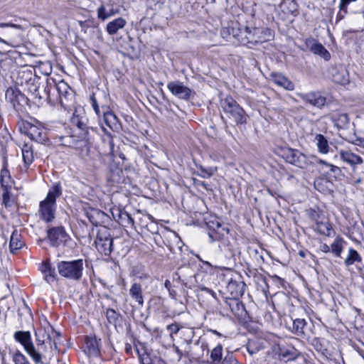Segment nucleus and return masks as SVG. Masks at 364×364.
Here are the masks:
<instances>
[{
    "mask_svg": "<svg viewBox=\"0 0 364 364\" xmlns=\"http://www.w3.org/2000/svg\"><path fill=\"white\" fill-rule=\"evenodd\" d=\"M315 141H316L318 150L320 153L327 154L328 152V143L323 135L321 134H316L315 136Z\"/></svg>",
    "mask_w": 364,
    "mask_h": 364,
    "instance_id": "nucleus-40",
    "label": "nucleus"
},
{
    "mask_svg": "<svg viewBox=\"0 0 364 364\" xmlns=\"http://www.w3.org/2000/svg\"><path fill=\"white\" fill-rule=\"evenodd\" d=\"M348 14V8H346V10H343L341 9V3L339 4V11L337 14L336 21H341L344 18L345 16Z\"/></svg>",
    "mask_w": 364,
    "mask_h": 364,
    "instance_id": "nucleus-58",
    "label": "nucleus"
},
{
    "mask_svg": "<svg viewBox=\"0 0 364 364\" xmlns=\"http://www.w3.org/2000/svg\"><path fill=\"white\" fill-rule=\"evenodd\" d=\"M6 164V161H4V168L1 171V177H0V182L1 184V187L3 188H8L9 186V182L11 179V176L9 174V171L7 168H5Z\"/></svg>",
    "mask_w": 364,
    "mask_h": 364,
    "instance_id": "nucleus-43",
    "label": "nucleus"
},
{
    "mask_svg": "<svg viewBox=\"0 0 364 364\" xmlns=\"http://www.w3.org/2000/svg\"><path fill=\"white\" fill-rule=\"evenodd\" d=\"M84 212L89 221L95 226L106 227L112 221L109 215L101 210L88 208L84 209Z\"/></svg>",
    "mask_w": 364,
    "mask_h": 364,
    "instance_id": "nucleus-13",
    "label": "nucleus"
},
{
    "mask_svg": "<svg viewBox=\"0 0 364 364\" xmlns=\"http://www.w3.org/2000/svg\"><path fill=\"white\" fill-rule=\"evenodd\" d=\"M146 227H147L148 230L150 231L151 233H153V234L158 233L159 227L156 223L151 222L149 224H148L146 225Z\"/></svg>",
    "mask_w": 364,
    "mask_h": 364,
    "instance_id": "nucleus-57",
    "label": "nucleus"
},
{
    "mask_svg": "<svg viewBox=\"0 0 364 364\" xmlns=\"http://www.w3.org/2000/svg\"><path fill=\"white\" fill-rule=\"evenodd\" d=\"M361 262L362 257L357 250L353 247L349 248L348 256L344 260L345 265L349 267L355 263H360Z\"/></svg>",
    "mask_w": 364,
    "mask_h": 364,
    "instance_id": "nucleus-37",
    "label": "nucleus"
},
{
    "mask_svg": "<svg viewBox=\"0 0 364 364\" xmlns=\"http://www.w3.org/2000/svg\"><path fill=\"white\" fill-rule=\"evenodd\" d=\"M57 269L62 277L68 280L79 282L83 275L84 262L82 259L59 261L57 263Z\"/></svg>",
    "mask_w": 364,
    "mask_h": 364,
    "instance_id": "nucleus-4",
    "label": "nucleus"
},
{
    "mask_svg": "<svg viewBox=\"0 0 364 364\" xmlns=\"http://www.w3.org/2000/svg\"><path fill=\"white\" fill-rule=\"evenodd\" d=\"M306 45L308 48L315 55H319L323 60L328 61L331 58L330 53L325 48V47L318 43L314 38H308L306 40Z\"/></svg>",
    "mask_w": 364,
    "mask_h": 364,
    "instance_id": "nucleus-20",
    "label": "nucleus"
},
{
    "mask_svg": "<svg viewBox=\"0 0 364 364\" xmlns=\"http://www.w3.org/2000/svg\"><path fill=\"white\" fill-rule=\"evenodd\" d=\"M21 151L24 166L28 168L34 161L33 147L28 144H24Z\"/></svg>",
    "mask_w": 364,
    "mask_h": 364,
    "instance_id": "nucleus-35",
    "label": "nucleus"
},
{
    "mask_svg": "<svg viewBox=\"0 0 364 364\" xmlns=\"http://www.w3.org/2000/svg\"><path fill=\"white\" fill-rule=\"evenodd\" d=\"M278 354L281 360L287 362L295 360L299 355V352L292 346H283L279 348Z\"/></svg>",
    "mask_w": 364,
    "mask_h": 364,
    "instance_id": "nucleus-25",
    "label": "nucleus"
},
{
    "mask_svg": "<svg viewBox=\"0 0 364 364\" xmlns=\"http://www.w3.org/2000/svg\"><path fill=\"white\" fill-rule=\"evenodd\" d=\"M110 212L114 220L117 221L119 225L124 227H127L129 225H134V219L132 218L131 215L129 214L127 212L119 208H112L110 210Z\"/></svg>",
    "mask_w": 364,
    "mask_h": 364,
    "instance_id": "nucleus-21",
    "label": "nucleus"
},
{
    "mask_svg": "<svg viewBox=\"0 0 364 364\" xmlns=\"http://www.w3.org/2000/svg\"><path fill=\"white\" fill-rule=\"evenodd\" d=\"M220 104L223 112L230 114L237 125L247 122V115L245 110L232 97L228 96L221 99Z\"/></svg>",
    "mask_w": 364,
    "mask_h": 364,
    "instance_id": "nucleus-7",
    "label": "nucleus"
},
{
    "mask_svg": "<svg viewBox=\"0 0 364 364\" xmlns=\"http://www.w3.org/2000/svg\"><path fill=\"white\" fill-rule=\"evenodd\" d=\"M167 87L173 95L183 100H190L195 95L194 91L179 80L169 82Z\"/></svg>",
    "mask_w": 364,
    "mask_h": 364,
    "instance_id": "nucleus-14",
    "label": "nucleus"
},
{
    "mask_svg": "<svg viewBox=\"0 0 364 364\" xmlns=\"http://www.w3.org/2000/svg\"><path fill=\"white\" fill-rule=\"evenodd\" d=\"M23 77L26 78V83L28 86V90L32 92L36 97H38L40 100L46 99V100H50L51 95H53L55 92V80L53 77H47L46 80V85L43 86V95H42L38 87L35 85L36 78L33 77L31 71H26L22 73Z\"/></svg>",
    "mask_w": 364,
    "mask_h": 364,
    "instance_id": "nucleus-5",
    "label": "nucleus"
},
{
    "mask_svg": "<svg viewBox=\"0 0 364 364\" xmlns=\"http://www.w3.org/2000/svg\"><path fill=\"white\" fill-rule=\"evenodd\" d=\"M106 316L109 323L115 322L118 318V314L115 310L112 309H108L106 311Z\"/></svg>",
    "mask_w": 364,
    "mask_h": 364,
    "instance_id": "nucleus-51",
    "label": "nucleus"
},
{
    "mask_svg": "<svg viewBox=\"0 0 364 364\" xmlns=\"http://www.w3.org/2000/svg\"><path fill=\"white\" fill-rule=\"evenodd\" d=\"M200 290L203 291H205L208 294H210L213 297H216V294L210 289L205 287H200Z\"/></svg>",
    "mask_w": 364,
    "mask_h": 364,
    "instance_id": "nucleus-63",
    "label": "nucleus"
},
{
    "mask_svg": "<svg viewBox=\"0 0 364 364\" xmlns=\"http://www.w3.org/2000/svg\"><path fill=\"white\" fill-rule=\"evenodd\" d=\"M173 348L176 352V353L177 354V355L178 356V360H181L182 358V357H186L188 358L189 356L188 355V351H185V352H183L181 350L179 349V348L175 345L173 346Z\"/></svg>",
    "mask_w": 364,
    "mask_h": 364,
    "instance_id": "nucleus-55",
    "label": "nucleus"
},
{
    "mask_svg": "<svg viewBox=\"0 0 364 364\" xmlns=\"http://www.w3.org/2000/svg\"><path fill=\"white\" fill-rule=\"evenodd\" d=\"M225 303L239 321H247L248 318V314L241 301H240L237 298H227Z\"/></svg>",
    "mask_w": 364,
    "mask_h": 364,
    "instance_id": "nucleus-15",
    "label": "nucleus"
},
{
    "mask_svg": "<svg viewBox=\"0 0 364 364\" xmlns=\"http://www.w3.org/2000/svg\"><path fill=\"white\" fill-rule=\"evenodd\" d=\"M95 336H86L85 339L84 352L90 357H97L100 353V342Z\"/></svg>",
    "mask_w": 364,
    "mask_h": 364,
    "instance_id": "nucleus-22",
    "label": "nucleus"
},
{
    "mask_svg": "<svg viewBox=\"0 0 364 364\" xmlns=\"http://www.w3.org/2000/svg\"><path fill=\"white\" fill-rule=\"evenodd\" d=\"M97 18L102 21H105L107 18L114 16L117 13V11L113 9H107L103 4L97 9Z\"/></svg>",
    "mask_w": 364,
    "mask_h": 364,
    "instance_id": "nucleus-39",
    "label": "nucleus"
},
{
    "mask_svg": "<svg viewBox=\"0 0 364 364\" xmlns=\"http://www.w3.org/2000/svg\"><path fill=\"white\" fill-rule=\"evenodd\" d=\"M331 118L334 125L338 129H346L349 124V117L346 113H334Z\"/></svg>",
    "mask_w": 364,
    "mask_h": 364,
    "instance_id": "nucleus-32",
    "label": "nucleus"
},
{
    "mask_svg": "<svg viewBox=\"0 0 364 364\" xmlns=\"http://www.w3.org/2000/svg\"><path fill=\"white\" fill-rule=\"evenodd\" d=\"M14 338L16 342L23 346L24 350L36 364L42 362V353L35 347L30 331H17L14 334Z\"/></svg>",
    "mask_w": 364,
    "mask_h": 364,
    "instance_id": "nucleus-6",
    "label": "nucleus"
},
{
    "mask_svg": "<svg viewBox=\"0 0 364 364\" xmlns=\"http://www.w3.org/2000/svg\"><path fill=\"white\" fill-rule=\"evenodd\" d=\"M289 10L291 13H294L297 10V4L295 1L289 3Z\"/></svg>",
    "mask_w": 364,
    "mask_h": 364,
    "instance_id": "nucleus-64",
    "label": "nucleus"
},
{
    "mask_svg": "<svg viewBox=\"0 0 364 364\" xmlns=\"http://www.w3.org/2000/svg\"><path fill=\"white\" fill-rule=\"evenodd\" d=\"M319 249H320L321 251H322V252H323L325 253L331 252V246H328L326 243L321 244V245L319 247Z\"/></svg>",
    "mask_w": 364,
    "mask_h": 364,
    "instance_id": "nucleus-62",
    "label": "nucleus"
},
{
    "mask_svg": "<svg viewBox=\"0 0 364 364\" xmlns=\"http://www.w3.org/2000/svg\"><path fill=\"white\" fill-rule=\"evenodd\" d=\"M136 350L139 354L140 361L142 364H152L153 363V360L151 359V358L149 357V355L148 354L145 353L143 355H140L139 353V350L137 349Z\"/></svg>",
    "mask_w": 364,
    "mask_h": 364,
    "instance_id": "nucleus-54",
    "label": "nucleus"
},
{
    "mask_svg": "<svg viewBox=\"0 0 364 364\" xmlns=\"http://www.w3.org/2000/svg\"><path fill=\"white\" fill-rule=\"evenodd\" d=\"M318 230L323 235L329 236L332 231L331 225L328 223H318L317 224Z\"/></svg>",
    "mask_w": 364,
    "mask_h": 364,
    "instance_id": "nucleus-48",
    "label": "nucleus"
},
{
    "mask_svg": "<svg viewBox=\"0 0 364 364\" xmlns=\"http://www.w3.org/2000/svg\"><path fill=\"white\" fill-rule=\"evenodd\" d=\"M328 182L325 179H318L314 182V187L316 190L321 193H326L328 188L327 185Z\"/></svg>",
    "mask_w": 364,
    "mask_h": 364,
    "instance_id": "nucleus-49",
    "label": "nucleus"
},
{
    "mask_svg": "<svg viewBox=\"0 0 364 364\" xmlns=\"http://www.w3.org/2000/svg\"><path fill=\"white\" fill-rule=\"evenodd\" d=\"M46 234L49 245L53 247H66L72 241L70 235L63 225L48 227Z\"/></svg>",
    "mask_w": 364,
    "mask_h": 364,
    "instance_id": "nucleus-8",
    "label": "nucleus"
},
{
    "mask_svg": "<svg viewBox=\"0 0 364 364\" xmlns=\"http://www.w3.org/2000/svg\"><path fill=\"white\" fill-rule=\"evenodd\" d=\"M260 33L261 34L264 33L265 36L268 34V36H271V30L269 28H264V29H260V28H254L253 36L259 35Z\"/></svg>",
    "mask_w": 364,
    "mask_h": 364,
    "instance_id": "nucleus-56",
    "label": "nucleus"
},
{
    "mask_svg": "<svg viewBox=\"0 0 364 364\" xmlns=\"http://www.w3.org/2000/svg\"><path fill=\"white\" fill-rule=\"evenodd\" d=\"M90 101L92 109L100 119L102 118L105 124L111 129L114 130L119 127V119L117 117L110 109L109 105L102 103L101 97H95L93 93L90 97Z\"/></svg>",
    "mask_w": 364,
    "mask_h": 364,
    "instance_id": "nucleus-3",
    "label": "nucleus"
},
{
    "mask_svg": "<svg viewBox=\"0 0 364 364\" xmlns=\"http://www.w3.org/2000/svg\"><path fill=\"white\" fill-rule=\"evenodd\" d=\"M24 129H26V135L32 141H36L39 144H45L48 141L46 132L43 128L27 123L24 126Z\"/></svg>",
    "mask_w": 364,
    "mask_h": 364,
    "instance_id": "nucleus-18",
    "label": "nucleus"
},
{
    "mask_svg": "<svg viewBox=\"0 0 364 364\" xmlns=\"http://www.w3.org/2000/svg\"><path fill=\"white\" fill-rule=\"evenodd\" d=\"M341 159L350 166L361 164L363 162L362 158L350 151L341 150L339 151Z\"/></svg>",
    "mask_w": 364,
    "mask_h": 364,
    "instance_id": "nucleus-27",
    "label": "nucleus"
},
{
    "mask_svg": "<svg viewBox=\"0 0 364 364\" xmlns=\"http://www.w3.org/2000/svg\"><path fill=\"white\" fill-rule=\"evenodd\" d=\"M95 244L100 253L109 256L113 250V238L109 229L107 227L98 229Z\"/></svg>",
    "mask_w": 364,
    "mask_h": 364,
    "instance_id": "nucleus-9",
    "label": "nucleus"
},
{
    "mask_svg": "<svg viewBox=\"0 0 364 364\" xmlns=\"http://www.w3.org/2000/svg\"><path fill=\"white\" fill-rule=\"evenodd\" d=\"M213 230L209 231L208 236L212 242L216 240H224L225 236L229 233V229L227 227H223L220 223L217 222L215 225L213 223Z\"/></svg>",
    "mask_w": 364,
    "mask_h": 364,
    "instance_id": "nucleus-24",
    "label": "nucleus"
},
{
    "mask_svg": "<svg viewBox=\"0 0 364 364\" xmlns=\"http://www.w3.org/2000/svg\"><path fill=\"white\" fill-rule=\"evenodd\" d=\"M24 245L21 240V236L18 233L17 230H14L11 236L9 242V250L11 253L15 254L18 250L21 249Z\"/></svg>",
    "mask_w": 364,
    "mask_h": 364,
    "instance_id": "nucleus-33",
    "label": "nucleus"
},
{
    "mask_svg": "<svg viewBox=\"0 0 364 364\" xmlns=\"http://www.w3.org/2000/svg\"><path fill=\"white\" fill-rule=\"evenodd\" d=\"M328 73L336 83L345 85L350 82L348 71L343 65L331 66L328 70Z\"/></svg>",
    "mask_w": 364,
    "mask_h": 364,
    "instance_id": "nucleus-16",
    "label": "nucleus"
},
{
    "mask_svg": "<svg viewBox=\"0 0 364 364\" xmlns=\"http://www.w3.org/2000/svg\"><path fill=\"white\" fill-rule=\"evenodd\" d=\"M285 161L298 168L305 169L309 167L310 156H306L300 151L294 149H287L284 151Z\"/></svg>",
    "mask_w": 364,
    "mask_h": 364,
    "instance_id": "nucleus-12",
    "label": "nucleus"
},
{
    "mask_svg": "<svg viewBox=\"0 0 364 364\" xmlns=\"http://www.w3.org/2000/svg\"><path fill=\"white\" fill-rule=\"evenodd\" d=\"M197 175L201 178H210L213 175V170L212 168H206L200 166L198 168Z\"/></svg>",
    "mask_w": 364,
    "mask_h": 364,
    "instance_id": "nucleus-47",
    "label": "nucleus"
},
{
    "mask_svg": "<svg viewBox=\"0 0 364 364\" xmlns=\"http://www.w3.org/2000/svg\"><path fill=\"white\" fill-rule=\"evenodd\" d=\"M107 177V180L112 183V185L118 184L121 183L123 179V171L117 166L111 167Z\"/></svg>",
    "mask_w": 364,
    "mask_h": 364,
    "instance_id": "nucleus-34",
    "label": "nucleus"
},
{
    "mask_svg": "<svg viewBox=\"0 0 364 364\" xmlns=\"http://www.w3.org/2000/svg\"><path fill=\"white\" fill-rule=\"evenodd\" d=\"M227 289L232 298H237L243 295L245 289L244 282H237L236 281H230L227 286Z\"/></svg>",
    "mask_w": 364,
    "mask_h": 364,
    "instance_id": "nucleus-28",
    "label": "nucleus"
},
{
    "mask_svg": "<svg viewBox=\"0 0 364 364\" xmlns=\"http://www.w3.org/2000/svg\"><path fill=\"white\" fill-rule=\"evenodd\" d=\"M86 121L87 119L85 117L80 116L75 113L73 114L71 118V123L73 126H75L79 129V134L80 136L83 139L89 141L91 139L90 130L95 132V129L93 127H87L86 124Z\"/></svg>",
    "mask_w": 364,
    "mask_h": 364,
    "instance_id": "nucleus-17",
    "label": "nucleus"
},
{
    "mask_svg": "<svg viewBox=\"0 0 364 364\" xmlns=\"http://www.w3.org/2000/svg\"><path fill=\"white\" fill-rule=\"evenodd\" d=\"M271 77L274 83L285 90L289 91L294 90V84L284 75L279 73H272Z\"/></svg>",
    "mask_w": 364,
    "mask_h": 364,
    "instance_id": "nucleus-26",
    "label": "nucleus"
},
{
    "mask_svg": "<svg viewBox=\"0 0 364 364\" xmlns=\"http://www.w3.org/2000/svg\"><path fill=\"white\" fill-rule=\"evenodd\" d=\"M55 90L59 97L61 99L62 97H67L69 94L70 87L64 80H60L58 82H55Z\"/></svg>",
    "mask_w": 364,
    "mask_h": 364,
    "instance_id": "nucleus-42",
    "label": "nucleus"
},
{
    "mask_svg": "<svg viewBox=\"0 0 364 364\" xmlns=\"http://www.w3.org/2000/svg\"><path fill=\"white\" fill-rule=\"evenodd\" d=\"M269 40V38H266L264 36H258L257 38H252L248 41V43H258L267 41Z\"/></svg>",
    "mask_w": 364,
    "mask_h": 364,
    "instance_id": "nucleus-59",
    "label": "nucleus"
},
{
    "mask_svg": "<svg viewBox=\"0 0 364 364\" xmlns=\"http://www.w3.org/2000/svg\"><path fill=\"white\" fill-rule=\"evenodd\" d=\"M129 295L139 306L144 305L143 291L140 284L134 282L132 284L129 289Z\"/></svg>",
    "mask_w": 364,
    "mask_h": 364,
    "instance_id": "nucleus-30",
    "label": "nucleus"
},
{
    "mask_svg": "<svg viewBox=\"0 0 364 364\" xmlns=\"http://www.w3.org/2000/svg\"><path fill=\"white\" fill-rule=\"evenodd\" d=\"M127 24V21L119 17L109 21L106 26V31L109 35H114L119 29L123 28Z\"/></svg>",
    "mask_w": 364,
    "mask_h": 364,
    "instance_id": "nucleus-29",
    "label": "nucleus"
},
{
    "mask_svg": "<svg viewBox=\"0 0 364 364\" xmlns=\"http://www.w3.org/2000/svg\"><path fill=\"white\" fill-rule=\"evenodd\" d=\"M31 26L30 22L20 17L14 23H0V43L17 47L24 40V33Z\"/></svg>",
    "mask_w": 364,
    "mask_h": 364,
    "instance_id": "nucleus-1",
    "label": "nucleus"
},
{
    "mask_svg": "<svg viewBox=\"0 0 364 364\" xmlns=\"http://www.w3.org/2000/svg\"><path fill=\"white\" fill-rule=\"evenodd\" d=\"M5 95L6 100L12 104L17 112H23L28 105V98L16 87H9Z\"/></svg>",
    "mask_w": 364,
    "mask_h": 364,
    "instance_id": "nucleus-11",
    "label": "nucleus"
},
{
    "mask_svg": "<svg viewBox=\"0 0 364 364\" xmlns=\"http://www.w3.org/2000/svg\"><path fill=\"white\" fill-rule=\"evenodd\" d=\"M297 96L304 102L319 109L322 108L326 102V98L322 96L319 92L297 93Z\"/></svg>",
    "mask_w": 364,
    "mask_h": 364,
    "instance_id": "nucleus-19",
    "label": "nucleus"
},
{
    "mask_svg": "<svg viewBox=\"0 0 364 364\" xmlns=\"http://www.w3.org/2000/svg\"><path fill=\"white\" fill-rule=\"evenodd\" d=\"M210 364H220L223 360V346L218 344L210 352Z\"/></svg>",
    "mask_w": 364,
    "mask_h": 364,
    "instance_id": "nucleus-38",
    "label": "nucleus"
},
{
    "mask_svg": "<svg viewBox=\"0 0 364 364\" xmlns=\"http://www.w3.org/2000/svg\"><path fill=\"white\" fill-rule=\"evenodd\" d=\"M317 165H323L326 166L327 168H329L331 166V164L328 163L327 161L320 159L316 156L311 155L310 156V161H309V166H316Z\"/></svg>",
    "mask_w": 364,
    "mask_h": 364,
    "instance_id": "nucleus-50",
    "label": "nucleus"
},
{
    "mask_svg": "<svg viewBox=\"0 0 364 364\" xmlns=\"http://www.w3.org/2000/svg\"><path fill=\"white\" fill-rule=\"evenodd\" d=\"M4 189V191L2 195L3 204L6 208L11 207L14 205V199L11 198L8 188Z\"/></svg>",
    "mask_w": 364,
    "mask_h": 364,
    "instance_id": "nucleus-46",
    "label": "nucleus"
},
{
    "mask_svg": "<svg viewBox=\"0 0 364 364\" xmlns=\"http://www.w3.org/2000/svg\"><path fill=\"white\" fill-rule=\"evenodd\" d=\"M246 350L248 352L251 357L258 353L264 348L262 342L257 338L248 339L247 344L245 346Z\"/></svg>",
    "mask_w": 364,
    "mask_h": 364,
    "instance_id": "nucleus-31",
    "label": "nucleus"
},
{
    "mask_svg": "<svg viewBox=\"0 0 364 364\" xmlns=\"http://www.w3.org/2000/svg\"><path fill=\"white\" fill-rule=\"evenodd\" d=\"M38 269L43 274V279L47 283L50 284L56 280L55 269L52 266L50 260L43 261L39 264Z\"/></svg>",
    "mask_w": 364,
    "mask_h": 364,
    "instance_id": "nucleus-23",
    "label": "nucleus"
},
{
    "mask_svg": "<svg viewBox=\"0 0 364 364\" xmlns=\"http://www.w3.org/2000/svg\"><path fill=\"white\" fill-rule=\"evenodd\" d=\"M12 360L14 364H31L28 358L18 350L14 353Z\"/></svg>",
    "mask_w": 364,
    "mask_h": 364,
    "instance_id": "nucleus-44",
    "label": "nucleus"
},
{
    "mask_svg": "<svg viewBox=\"0 0 364 364\" xmlns=\"http://www.w3.org/2000/svg\"><path fill=\"white\" fill-rule=\"evenodd\" d=\"M220 364H239L232 353H228Z\"/></svg>",
    "mask_w": 364,
    "mask_h": 364,
    "instance_id": "nucleus-52",
    "label": "nucleus"
},
{
    "mask_svg": "<svg viewBox=\"0 0 364 364\" xmlns=\"http://www.w3.org/2000/svg\"><path fill=\"white\" fill-rule=\"evenodd\" d=\"M60 336V333L55 331L52 326H50L48 328L38 329L35 331L36 343L38 346L37 350L41 352V349L46 348L44 346L45 343L48 341H51L52 338L53 341L50 343V348L53 346L56 349L57 342L55 338H58Z\"/></svg>",
    "mask_w": 364,
    "mask_h": 364,
    "instance_id": "nucleus-10",
    "label": "nucleus"
},
{
    "mask_svg": "<svg viewBox=\"0 0 364 364\" xmlns=\"http://www.w3.org/2000/svg\"><path fill=\"white\" fill-rule=\"evenodd\" d=\"M344 240L341 237H336L333 242L331 245V252L338 257H341V255L343 249Z\"/></svg>",
    "mask_w": 364,
    "mask_h": 364,
    "instance_id": "nucleus-41",
    "label": "nucleus"
},
{
    "mask_svg": "<svg viewBox=\"0 0 364 364\" xmlns=\"http://www.w3.org/2000/svg\"><path fill=\"white\" fill-rule=\"evenodd\" d=\"M307 323L304 318H296L292 321V326L290 328L291 331L297 336H305L304 328Z\"/></svg>",
    "mask_w": 364,
    "mask_h": 364,
    "instance_id": "nucleus-36",
    "label": "nucleus"
},
{
    "mask_svg": "<svg viewBox=\"0 0 364 364\" xmlns=\"http://www.w3.org/2000/svg\"><path fill=\"white\" fill-rule=\"evenodd\" d=\"M311 345L316 349V351L325 354L327 349L323 343V341L319 338H314L311 341Z\"/></svg>",
    "mask_w": 364,
    "mask_h": 364,
    "instance_id": "nucleus-45",
    "label": "nucleus"
},
{
    "mask_svg": "<svg viewBox=\"0 0 364 364\" xmlns=\"http://www.w3.org/2000/svg\"><path fill=\"white\" fill-rule=\"evenodd\" d=\"M357 0H341V9L345 11L346 8H348L350 3L355 2Z\"/></svg>",
    "mask_w": 364,
    "mask_h": 364,
    "instance_id": "nucleus-61",
    "label": "nucleus"
},
{
    "mask_svg": "<svg viewBox=\"0 0 364 364\" xmlns=\"http://www.w3.org/2000/svg\"><path fill=\"white\" fill-rule=\"evenodd\" d=\"M62 195V188L59 183L53 186L47 193L46 198L40 202L39 217L46 223L52 222L55 218L56 199Z\"/></svg>",
    "mask_w": 364,
    "mask_h": 364,
    "instance_id": "nucleus-2",
    "label": "nucleus"
},
{
    "mask_svg": "<svg viewBox=\"0 0 364 364\" xmlns=\"http://www.w3.org/2000/svg\"><path fill=\"white\" fill-rule=\"evenodd\" d=\"M329 168V171L334 174L335 176L339 175L341 172L339 167L334 166L333 164H331Z\"/></svg>",
    "mask_w": 364,
    "mask_h": 364,
    "instance_id": "nucleus-60",
    "label": "nucleus"
},
{
    "mask_svg": "<svg viewBox=\"0 0 364 364\" xmlns=\"http://www.w3.org/2000/svg\"><path fill=\"white\" fill-rule=\"evenodd\" d=\"M166 328L170 332V336L173 338V335L178 333L181 328L178 323H174L168 325Z\"/></svg>",
    "mask_w": 364,
    "mask_h": 364,
    "instance_id": "nucleus-53",
    "label": "nucleus"
}]
</instances>
